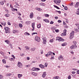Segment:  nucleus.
<instances>
[{"mask_svg":"<svg viewBox=\"0 0 79 79\" xmlns=\"http://www.w3.org/2000/svg\"><path fill=\"white\" fill-rule=\"evenodd\" d=\"M51 55L52 56L51 58H50V60H53V59H55L54 57L55 56H54L53 55V54H52V52L50 51L48 52V54H46V56L47 57H48V56H50Z\"/></svg>","mask_w":79,"mask_h":79,"instance_id":"obj_1","label":"nucleus"},{"mask_svg":"<svg viewBox=\"0 0 79 79\" xmlns=\"http://www.w3.org/2000/svg\"><path fill=\"white\" fill-rule=\"evenodd\" d=\"M56 40H59V42H60V41L63 42L64 41V39L59 36L56 38Z\"/></svg>","mask_w":79,"mask_h":79,"instance_id":"obj_2","label":"nucleus"},{"mask_svg":"<svg viewBox=\"0 0 79 79\" xmlns=\"http://www.w3.org/2000/svg\"><path fill=\"white\" fill-rule=\"evenodd\" d=\"M74 31H72V32H71L70 35V37L69 38L70 39H73V37H74Z\"/></svg>","mask_w":79,"mask_h":79,"instance_id":"obj_3","label":"nucleus"},{"mask_svg":"<svg viewBox=\"0 0 79 79\" xmlns=\"http://www.w3.org/2000/svg\"><path fill=\"white\" fill-rule=\"evenodd\" d=\"M66 30H64L63 31L64 32L62 33L61 35V36H65L66 34Z\"/></svg>","mask_w":79,"mask_h":79,"instance_id":"obj_4","label":"nucleus"},{"mask_svg":"<svg viewBox=\"0 0 79 79\" xmlns=\"http://www.w3.org/2000/svg\"><path fill=\"white\" fill-rule=\"evenodd\" d=\"M35 39L36 41H37V42H40V38L38 36H36L35 37Z\"/></svg>","mask_w":79,"mask_h":79,"instance_id":"obj_5","label":"nucleus"},{"mask_svg":"<svg viewBox=\"0 0 79 79\" xmlns=\"http://www.w3.org/2000/svg\"><path fill=\"white\" fill-rule=\"evenodd\" d=\"M4 29L6 31V33H8V32L9 31V30H10V28L8 27H5Z\"/></svg>","mask_w":79,"mask_h":79,"instance_id":"obj_6","label":"nucleus"},{"mask_svg":"<svg viewBox=\"0 0 79 79\" xmlns=\"http://www.w3.org/2000/svg\"><path fill=\"white\" fill-rule=\"evenodd\" d=\"M59 60H60V61H63L64 58L63 57V56L61 55H60L58 57Z\"/></svg>","mask_w":79,"mask_h":79,"instance_id":"obj_7","label":"nucleus"},{"mask_svg":"<svg viewBox=\"0 0 79 79\" xmlns=\"http://www.w3.org/2000/svg\"><path fill=\"white\" fill-rule=\"evenodd\" d=\"M18 66L19 68H22L23 64L21 62H19L18 63Z\"/></svg>","mask_w":79,"mask_h":79,"instance_id":"obj_8","label":"nucleus"},{"mask_svg":"<svg viewBox=\"0 0 79 79\" xmlns=\"http://www.w3.org/2000/svg\"><path fill=\"white\" fill-rule=\"evenodd\" d=\"M76 47H77V46H76V44H75L71 46L70 48H71V49H73V48H76Z\"/></svg>","mask_w":79,"mask_h":79,"instance_id":"obj_9","label":"nucleus"},{"mask_svg":"<svg viewBox=\"0 0 79 79\" xmlns=\"http://www.w3.org/2000/svg\"><path fill=\"white\" fill-rule=\"evenodd\" d=\"M79 2H77L76 3V4L74 6L75 8H77L79 6Z\"/></svg>","mask_w":79,"mask_h":79,"instance_id":"obj_10","label":"nucleus"},{"mask_svg":"<svg viewBox=\"0 0 79 79\" xmlns=\"http://www.w3.org/2000/svg\"><path fill=\"white\" fill-rule=\"evenodd\" d=\"M46 73L45 72H44L42 75V77H45V76L47 75V74H46Z\"/></svg>","mask_w":79,"mask_h":79,"instance_id":"obj_11","label":"nucleus"},{"mask_svg":"<svg viewBox=\"0 0 79 79\" xmlns=\"http://www.w3.org/2000/svg\"><path fill=\"white\" fill-rule=\"evenodd\" d=\"M34 16V14H33V12H32L30 13V18H32Z\"/></svg>","mask_w":79,"mask_h":79,"instance_id":"obj_12","label":"nucleus"},{"mask_svg":"<svg viewBox=\"0 0 79 79\" xmlns=\"http://www.w3.org/2000/svg\"><path fill=\"white\" fill-rule=\"evenodd\" d=\"M39 66L41 68H44V65H43L42 64L39 65Z\"/></svg>","mask_w":79,"mask_h":79,"instance_id":"obj_13","label":"nucleus"},{"mask_svg":"<svg viewBox=\"0 0 79 79\" xmlns=\"http://www.w3.org/2000/svg\"><path fill=\"white\" fill-rule=\"evenodd\" d=\"M30 23H31V22L29 21H27L25 22V24H27L28 25H29V24H30Z\"/></svg>","mask_w":79,"mask_h":79,"instance_id":"obj_14","label":"nucleus"},{"mask_svg":"<svg viewBox=\"0 0 79 79\" xmlns=\"http://www.w3.org/2000/svg\"><path fill=\"white\" fill-rule=\"evenodd\" d=\"M1 24H2V25H3L4 26H5L6 25V23L3 22H1Z\"/></svg>","mask_w":79,"mask_h":79,"instance_id":"obj_15","label":"nucleus"},{"mask_svg":"<svg viewBox=\"0 0 79 79\" xmlns=\"http://www.w3.org/2000/svg\"><path fill=\"white\" fill-rule=\"evenodd\" d=\"M74 31H77V32H79V28H75Z\"/></svg>","mask_w":79,"mask_h":79,"instance_id":"obj_16","label":"nucleus"},{"mask_svg":"<svg viewBox=\"0 0 79 79\" xmlns=\"http://www.w3.org/2000/svg\"><path fill=\"white\" fill-rule=\"evenodd\" d=\"M24 35H30V34L29 33H27V32H26L24 33Z\"/></svg>","mask_w":79,"mask_h":79,"instance_id":"obj_17","label":"nucleus"},{"mask_svg":"<svg viewBox=\"0 0 79 79\" xmlns=\"http://www.w3.org/2000/svg\"><path fill=\"white\" fill-rule=\"evenodd\" d=\"M32 74L33 76H37V73H36L32 72Z\"/></svg>","mask_w":79,"mask_h":79,"instance_id":"obj_18","label":"nucleus"},{"mask_svg":"<svg viewBox=\"0 0 79 79\" xmlns=\"http://www.w3.org/2000/svg\"><path fill=\"white\" fill-rule=\"evenodd\" d=\"M35 27V23H32V28H34Z\"/></svg>","mask_w":79,"mask_h":79,"instance_id":"obj_19","label":"nucleus"},{"mask_svg":"<svg viewBox=\"0 0 79 79\" xmlns=\"http://www.w3.org/2000/svg\"><path fill=\"white\" fill-rule=\"evenodd\" d=\"M22 76H23V75H22L21 74H18V77L19 78H20V77H22Z\"/></svg>","mask_w":79,"mask_h":79,"instance_id":"obj_20","label":"nucleus"},{"mask_svg":"<svg viewBox=\"0 0 79 79\" xmlns=\"http://www.w3.org/2000/svg\"><path fill=\"white\" fill-rule=\"evenodd\" d=\"M11 75H12L11 73H10L6 74V76H8V77H9V76H11Z\"/></svg>","mask_w":79,"mask_h":79,"instance_id":"obj_21","label":"nucleus"},{"mask_svg":"<svg viewBox=\"0 0 79 79\" xmlns=\"http://www.w3.org/2000/svg\"><path fill=\"white\" fill-rule=\"evenodd\" d=\"M25 48H26L27 50H29V47L28 46H26L25 47Z\"/></svg>","mask_w":79,"mask_h":79,"instance_id":"obj_22","label":"nucleus"},{"mask_svg":"<svg viewBox=\"0 0 79 79\" xmlns=\"http://www.w3.org/2000/svg\"><path fill=\"white\" fill-rule=\"evenodd\" d=\"M35 48H31V51H35Z\"/></svg>","mask_w":79,"mask_h":79,"instance_id":"obj_23","label":"nucleus"},{"mask_svg":"<svg viewBox=\"0 0 79 79\" xmlns=\"http://www.w3.org/2000/svg\"><path fill=\"white\" fill-rule=\"evenodd\" d=\"M40 5L42 6H45V4L44 3H41L40 4Z\"/></svg>","mask_w":79,"mask_h":79,"instance_id":"obj_24","label":"nucleus"},{"mask_svg":"<svg viewBox=\"0 0 79 79\" xmlns=\"http://www.w3.org/2000/svg\"><path fill=\"white\" fill-rule=\"evenodd\" d=\"M41 27V25L40 24H39L37 25V27L38 28H40V27Z\"/></svg>","mask_w":79,"mask_h":79,"instance_id":"obj_25","label":"nucleus"},{"mask_svg":"<svg viewBox=\"0 0 79 79\" xmlns=\"http://www.w3.org/2000/svg\"><path fill=\"white\" fill-rule=\"evenodd\" d=\"M54 6L55 8H57V9H58L59 10H60V8H59L57 6H55V5H54Z\"/></svg>","mask_w":79,"mask_h":79,"instance_id":"obj_26","label":"nucleus"},{"mask_svg":"<svg viewBox=\"0 0 79 79\" xmlns=\"http://www.w3.org/2000/svg\"><path fill=\"white\" fill-rule=\"evenodd\" d=\"M0 4L2 5H3V4H4V2H3V1H1L0 2Z\"/></svg>","mask_w":79,"mask_h":79,"instance_id":"obj_27","label":"nucleus"},{"mask_svg":"<svg viewBox=\"0 0 79 79\" xmlns=\"http://www.w3.org/2000/svg\"><path fill=\"white\" fill-rule=\"evenodd\" d=\"M46 43H47V41L46 40H44L43 41V44H46Z\"/></svg>","mask_w":79,"mask_h":79,"instance_id":"obj_28","label":"nucleus"},{"mask_svg":"<svg viewBox=\"0 0 79 79\" xmlns=\"http://www.w3.org/2000/svg\"><path fill=\"white\" fill-rule=\"evenodd\" d=\"M45 17H49V15L48 14H46L44 15Z\"/></svg>","mask_w":79,"mask_h":79,"instance_id":"obj_29","label":"nucleus"},{"mask_svg":"<svg viewBox=\"0 0 79 79\" xmlns=\"http://www.w3.org/2000/svg\"><path fill=\"white\" fill-rule=\"evenodd\" d=\"M66 43H63L62 44V46H66Z\"/></svg>","mask_w":79,"mask_h":79,"instance_id":"obj_30","label":"nucleus"},{"mask_svg":"<svg viewBox=\"0 0 79 79\" xmlns=\"http://www.w3.org/2000/svg\"><path fill=\"white\" fill-rule=\"evenodd\" d=\"M2 62L3 63H6V60L5 59H3L2 60Z\"/></svg>","mask_w":79,"mask_h":79,"instance_id":"obj_31","label":"nucleus"},{"mask_svg":"<svg viewBox=\"0 0 79 79\" xmlns=\"http://www.w3.org/2000/svg\"><path fill=\"white\" fill-rule=\"evenodd\" d=\"M64 10H68V7L67 6H65L64 8Z\"/></svg>","mask_w":79,"mask_h":79,"instance_id":"obj_32","label":"nucleus"},{"mask_svg":"<svg viewBox=\"0 0 79 79\" xmlns=\"http://www.w3.org/2000/svg\"><path fill=\"white\" fill-rule=\"evenodd\" d=\"M32 71H36V68H35V67H34L33 68V69H32Z\"/></svg>","mask_w":79,"mask_h":79,"instance_id":"obj_33","label":"nucleus"},{"mask_svg":"<svg viewBox=\"0 0 79 79\" xmlns=\"http://www.w3.org/2000/svg\"><path fill=\"white\" fill-rule=\"evenodd\" d=\"M43 40H47V38L46 37H44L43 38Z\"/></svg>","mask_w":79,"mask_h":79,"instance_id":"obj_34","label":"nucleus"},{"mask_svg":"<svg viewBox=\"0 0 79 79\" xmlns=\"http://www.w3.org/2000/svg\"><path fill=\"white\" fill-rule=\"evenodd\" d=\"M5 16L6 17H8L10 16V15L8 14H6L5 15Z\"/></svg>","mask_w":79,"mask_h":79,"instance_id":"obj_35","label":"nucleus"},{"mask_svg":"<svg viewBox=\"0 0 79 79\" xmlns=\"http://www.w3.org/2000/svg\"><path fill=\"white\" fill-rule=\"evenodd\" d=\"M61 2V1L60 0H58L57 1V3H60Z\"/></svg>","mask_w":79,"mask_h":79,"instance_id":"obj_36","label":"nucleus"},{"mask_svg":"<svg viewBox=\"0 0 79 79\" xmlns=\"http://www.w3.org/2000/svg\"><path fill=\"white\" fill-rule=\"evenodd\" d=\"M77 11L76 12V14L78 15H79V12L77 10Z\"/></svg>","mask_w":79,"mask_h":79,"instance_id":"obj_37","label":"nucleus"},{"mask_svg":"<svg viewBox=\"0 0 79 79\" xmlns=\"http://www.w3.org/2000/svg\"><path fill=\"white\" fill-rule=\"evenodd\" d=\"M44 21L46 23H49V21L48 20L45 19Z\"/></svg>","mask_w":79,"mask_h":79,"instance_id":"obj_38","label":"nucleus"},{"mask_svg":"<svg viewBox=\"0 0 79 79\" xmlns=\"http://www.w3.org/2000/svg\"><path fill=\"white\" fill-rule=\"evenodd\" d=\"M76 26L77 27V28H79V24H76Z\"/></svg>","mask_w":79,"mask_h":79,"instance_id":"obj_39","label":"nucleus"},{"mask_svg":"<svg viewBox=\"0 0 79 79\" xmlns=\"http://www.w3.org/2000/svg\"><path fill=\"white\" fill-rule=\"evenodd\" d=\"M3 76L2 75H0V79H3Z\"/></svg>","mask_w":79,"mask_h":79,"instance_id":"obj_40","label":"nucleus"},{"mask_svg":"<svg viewBox=\"0 0 79 79\" xmlns=\"http://www.w3.org/2000/svg\"><path fill=\"white\" fill-rule=\"evenodd\" d=\"M44 64H45V66H45V67H47V65H48V63H45Z\"/></svg>","mask_w":79,"mask_h":79,"instance_id":"obj_41","label":"nucleus"},{"mask_svg":"<svg viewBox=\"0 0 79 79\" xmlns=\"http://www.w3.org/2000/svg\"><path fill=\"white\" fill-rule=\"evenodd\" d=\"M37 34V32H34L32 33V35H34V34Z\"/></svg>","mask_w":79,"mask_h":79,"instance_id":"obj_42","label":"nucleus"},{"mask_svg":"<svg viewBox=\"0 0 79 79\" xmlns=\"http://www.w3.org/2000/svg\"><path fill=\"white\" fill-rule=\"evenodd\" d=\"M19 26L20 27H23V25H22V24H19Z\"/></svg>","mask_w":79,"mask_h":79,"instance_id":"obj_43","label":"nucleus"},{"mask_svg":"<svg viewBox=\"0 0 79 79\" xmlns=\"http://www.w3.org/2000/svg\"><path fill=\"white\" fill-rule=\"evenodd\" d=\"M39 70H40V69H39V68H36V71H39Z\"/></svg>","mask_w":79,"mask_h":79,"instance_id":"obj_44","label":"nucleus"},{"mask_svg":"<svg viewBox=\"0 0 79 79\" xmlns=\"http://www.w3.org/2000/svg\"><path fill=\"white\" fill-rule=\"evenodd\" d=\"M13 33H16V30H13Z\"/></svg>","mask_w":79,"mask_h":79,"instance_id":"obj_45","label":"nucleus"},{"mask_svg":"<svg viewBox=\"0 0 79 79\" xmlns=\"http://www.w3.org/2000/svg\"><path fill=\"white\" fill-rule=\"evenodd\" d=\"M5 42H6L7 44H9V41H8V40H6L5 41Z\"/></svg>","mask_w":79,"mask_h":79,"instance_id":"obj_46","label":"nucleus"},{"mask_svg":"<svg viewBox=\"0 0 79 79\" xmlns=\"http://www.w3.org/2000/svg\"><path fill=\"white\" fill-rule=\"evenodd\" d=\"M0 53V54H1V55H4V53L3 52H1Z\"/></svg>","mask_w":79,"mask_h":79,"instance_id":"obj_47","label":"nucleus"},{"mask_svg":"<svg viewBox=\"0 0 79 79\" xmlns=\"http://www.w3.org/2000/svg\"><path fill=\"white\" fill-rule=\"evenodd\" d=\"M54 3H56V4H57V0H54Z\"/></svg>","mask_w":79,"mask_h":79,"instance_id":"obj_48","label":"nucleus"},{"mask_svg":"<svg viewBox=\"0 0 79 79\" xmlns=\"http://www.w3.org/2000/svg\"><path fill=\"white\" fill-rule=\"evenodd\" d=\"M10 46L11 48H13V45L12 44H10Z\"/></svg>","mask_w":79,"mask_h":79,"instance_id":"obj_49","label":"nucleus"},{"mask_svg":"<svg viewBox=\"0 0 79 79\" xmlns=\"http://www.w3.org/2000/svg\"><path fill=\"white\" fill-rule=\"evenodd\" d=\"M53 23H54V22L52 21H51L50 23V24H53Z\"/></svg>","mask_w":79,"mask_h":79,"instance_id":"obj_50","label":"nucleus"},{"mask_svg":"<svg viewBox=\"0 0 79 79\" xmlns=\"http://www.w3.org/2000/svg\"><path fill=\"white\" fill-rule=\"evenodd\" d=\"M73 42L74 44H77V42L75 41H73Z\"/></svg>","mask_w":79,"mask_h":79,"instance_id":"obj_51","label":"nucleus"},{"mask_svg":"<svg viewBox=\"0 0 79 79\" xmlns=\"http://www.w3.org/2000/svg\"><path fill=\"white\" fill-rule=\"evenodd\" d=\"M27 60H30V58L29 57H27Z\"/></svg>","mask_w":79,"mask_h":79,"instance_id":"obj_52","label":"nucleus"},{"mask_svg":"<svg viewBox=\"0 0 79 79\" xmlns=\"http://www.w3.org/2000/svg\"><path fill=\"white\" fill-rule=\"evenodd\" d=\"M55 31L56 32H59V30H55Z\"/></svg>","mask_w":79,"mask_h":79,"instance_id":"obj_53","label":"nucleus"},{"mask_svg":"<svg viewBox=\"0 0 79 79\" xmlns=\"http://www.w3.org/2000/svg\"><path fill=\"white\" fill-rule=\"evenodd\" d=\"M53 40H50V42H51V43H52V42H53Z\"/></svg>","mask_w":79,"mask_h":79,"instance_id":"obj_54","label":"nucleus"},{"mask_svg":"<svg viewBox=\"0 0 79 79\" xmlns=\"http://www.w3.org/2000/svg\"><path fill=\"white\" fill-rule=\"evenodd\" d=\"M66 23H68L69 22V21H68V19H66Z\"/></svg>","mask_w":79,"mask_h":79,"instance_id":"obj_55","label":"nucleus"},{"mask_svg":"<svg viewBox=\"0 0 79 79\" xmlns=\"http://www.w3.org/2000/svg\"><path fill=\"white\" fill-rule=\"evenodd\" d=\"M54 78L55 79H59L58 78V77H54Z\"/></svg>","mask_w":79,"mask_h":79,"instance_id":"obj_56","label":"nucleus"},{"mask_svg":"<svg viewBox=\"0 0 79 79\" xmlns=\"http://www.w3.org/2000/svg\"><path fill=\"white\" fill-rule=\"evenodd\" d=\"M63 25H66V23L64 21L63 22Z\"/></svg>","mask_w":79,"mask_h":79,"instance_id":"obj_57","label":"nucleus"},{"mask_svg":"<svg viewBox=\"0 0 79 79\" xmlns=\"http://www.w3.org/2000/svg\"><path fill=\"white\" fill-rule=\"evenodd\" d=\"M6 5L7 6H9V5H10V3H7L6 4Z\"/></svg>","mask_w":79,"mask_h":79,"instance_id":"obj_58","label":"nucleus"},{"mask_svg":"<svg viewBox=\"0 0 79 79\" xmlns=\"http://www.w3.org/2000/svg\"><path fill=\"white\" fill-rule=\"evenodd\" d=\"M20 55L21 56H24V54L23 53V54H21Z\"/></svg>","mask_w":79,"mask_h":79,"instance_id":"obj_59","label":"nucleus"},{"mask_svg":"<svg viewBox=\"0 0 79 79\" xmlns=\"http://www.w3.org/2000/svg\"><path fill=\"white\" fill-rule=\"evenodd\" d=\"M14 59L13 58H10V61H12V60H14Z\"/></svg>","mask_w":79,"mask_h":79,"instance_id":"obj_60","label":"nucleus"},{"mask_svg":"<svg viewBox=\"0 0 79 79\" xmlns=\"http://www.w3.org/2000/svg\"><path fill=\"white\" fill-rule=\"evenodd\" d=\"M58 23H61V21L60 20H59L58 21Z\"/></svg>","mask_w":79,"mask_h":79,"instance_id":"obj_61","label":"nucleus"},{"mask_svg":"<svg viewBox=\"0 0 79 79\" xmlns=\"http://www.w3.org/2000/svg\"><path fill=\"white\" fill-rule=\"evenodd\" d=\"M40 53L41 54H42V53H43V50H41Z\"/></svg>","mask_w":79,"mask_h":79,"instance_id":"obj_62","label":"nucleus"},{"mask_svg":"<svg viewBox=\"0 0 79 79\" xmlns=\"http://www.w3.org/2000/svg\"><path fill=\"white\" fill-rule=\"evenodd\" d=\"M71 76H69L68 77V79H71Z\"/></svg>","mask_w":79,"mask_h":79,"instance_id":"obj_63","label":"nucleus"},{"mask_svg":"<svg viewBox=\"0 0 79 79\" xmlns=\"http://www.w3.org/2000/svg\"><path fill=\"white\" fill-rule=\"evenodd\" d=\"M77 74H79V70H77Z\"/></svg>","mask_w":79,"mask_h":79,"instance_id":"obj_64","label":"nucleus"}]
</instances>
